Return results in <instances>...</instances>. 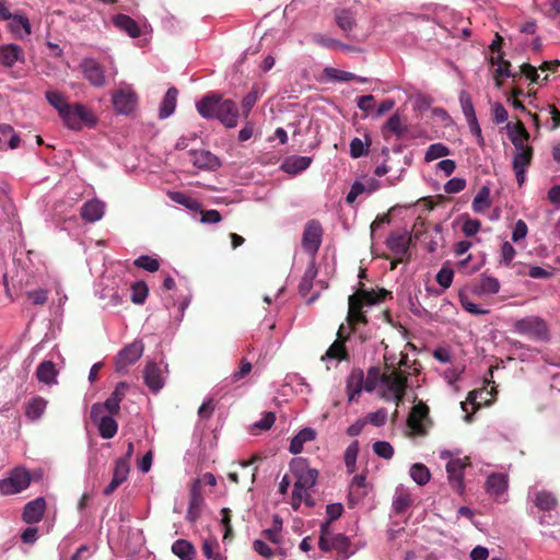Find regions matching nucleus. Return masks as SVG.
<instances>
[{
    "label": "nucleus",
    "mask_w": 560,
    "mask_h": 560,
    "mask_svg": "<svg viewBox=\"0 0 560 560\" xmlns=\"http://www.w3.org/2000/svg\"><path fill=\"white\" fill-rule=\"evenodd\" d=\"M387 130H389L397 137H401L405 133L406 128L402 127V124H401V120H400V117L398 114H394L388 118V120L386 121V124L383 127V133L385 135Z\"/></svg>",
    "instance_id": "nucleus-49"
},
{
    "label": "nucleus",
    "mask_w": 560,
    "mask_h": 560,
    "mask_svg": "<svg viewBox=\"0 0 560 560\" xmlns=\"http://www.w3.org/2000/svg\"><path fill=\"white\" fill-rule=\"evenodd\" d=\"M529 132L521 120H517L513 130L509 132V138L516 151H522V149L528 147L525 142L529 140Z\"/></svg>",
    "instance_id": "nucleus-27"
},
{
    "label": "nucleus",
    "mask_w": 560,
    "mask_h": 560,
    "mask_svg": "<svg viewBox=\"0 0 560 560\" xmlns=\"http://www.w3.org/2000/svg\"><path fill=\"white\" fill-rule=\"evenodd\" d=\"M135 266L142 268L149 272H155L160 268V261L156 258H152L148 255H142L135 260Z\"/></svg>",
    "instance_id": "nucleus-51"
},
{
    "label": "nucleus",
    "mask_w": 560,
    "mask_h": 560,
    "mask_svg": "<svg viewBox=\"0 0 560 560\" xmlns=\"http://www.w3.org/2000/svg\"><path fill=\"white\" fill-rule=\"evenodd\" d=\"M534 149L526 147L522 151H516L513 158V170H526L529 167L533 161Z\"/></svg>",
    "instance_id": "nucleus-37"
},
{
    "label": "nucleus",
    "mask_w": 560,
    "mask_h": 560,
    "mask_svg": "<svg viewBox=\"0 0 560 560\" xmlns=\"http://www.w3.org/2000/svg\"><path fill=\"white\" fill-rule=\"evenodd\" d=\"M384 372L378 366H371L368 370L366 378H364V390L373 392L378 384L383 383Z\"/></svg>",
    "instance_id": "nucleus-38"
},
{
    "label": "nucleus",
    "mask_w": 560,
    "mask_h": 560,
    "mask_svg": "<svg viewBox=\"0 0 560 560\" xmlns=\"http://www.w3.org/2000/svg\"><path fill=\"white\" fill-rule=\"evenodd\" d=\"M177 95L178 91L176 88L172 86L167 90L164 100L160 106V118H167L174 113L176 108Z\"/></svg>",
    "instance_id": "nucleus-33"
},
{
    "label": "nucleus",
    "mask_w": 560,
    "mask_h": 560,
    "mask_svg": "<svg viewBox=\"0 0 560 560\" xmlns=\"http://www.w3.org/2000/svg\"><path fill=\"white\" fill-rule=\"evenodd\" d=\"M323 73L330 81L348 82L357 79V74L332 67H326Z\"/></svg>",
    "instance_id": "nucleus-44"
},
{
    "label": "nucleus",
    "mask_w": 560,
    "mask_h": 560,
    "mask_svg": "<svg viewBox=\"0 0 560 560\" xmlns=\"http://www.w3.org/2000/svg\"><path fill=\"white\" fill-rule=\"evenodd\" d=\"M9 27L11 32L19 38L31 34V23L27 16L23 14H11Z\"/></svg>",
    "instance_id": "nucleus-31"
},
{
    "label": "nucleus",
    "mask_w": 560,
    "mask_h": 560,
    "mask_svg": "<svg viewBox=\"0 0 560 560\" xmlns=\"http://www.w3.org/2000/svg\"><path fill=\"white\" fill-rule=\"evenodd\" d=\"M387 299H393L392 292L386 289H364L361 283L358 290L348 299V314L347 324L349 331L345 332V325L341 324L337 331V339L327 349L322 360L335 359L338 361H346L349 359L346 342L349 340L351 334H354L359 325H366L369 323L364 307L380 304Z\"/></svg>",
    "instance_id": "nucleus-1"
},
{
    "label": "nucleus",
    "mask_w": 560,
    "mask_h": 560,
    "mask_svg": "<svg viewBox=\"0 0 560 560\" xmlns=\"http://www.w3.org/2000/svg\"><path fill=\"white\" fill-rule=\"evenodd\" d=\"M317 275L314 261L306 268L304 276L299 284L300 292L306 294L313 287V280Z\"/></svg>",
    "instance_id": "nucleus-46"
},
{
    "label": "nucleus",
    "mask_w": 560,
    "mask_h": 560,
    "mask_svg": "<svg viewBox=\"0 0 560 560\" xmlns=\"http://www.w3.org/2000/svg\"><path fill=\"white\" fill-rule=\"evenodd\" d=\"M425 422H429V407L423 402H418L411 408L407 419V425L415 435H427Z\"/></svg>",
    "instance_id": "nucleus-10"
},
{
    "label": "nucleus",
    "mask_w": 560,
    "mask_h": 560,
    "mask_svg": "<svg viewBox=\"0 0 560 560\" xmlns=\"http://www.w3.org/2000/svg\"><path fill=\"white\" fill-rule=\"evenodd\" d=\"M114 25L120 31L126 32L130 37L136 38L141 34L138 23L129 15L119 13L113 18Z\"/></svg>",
    "instance_id": "nucleus-24"
},
{
    "label": "nucleus",
    "mask_w": 560,
    "mask_h": 560,
    "mask_svg": "<svg viewBox=\"0 0 560 560\" xmlns=\"http://www.w3.org/2000/svg\"><path fill=\"white\" fill-rule=\"evenodd\" d=\"M515 330L535 339H546L548 336V327L546 322L537 316H529L518 319L514 324Z\"/></svg>",
    "instance_id": "nucleus-9"
},
{
    "label": "nucleus",
    "mask_w": 560,
    "mask_h": 560,
    "mask_svg": "<svg viewBox=\"0 0 560 560\" xmlns=\"http://www.w3.org/2000/svg\"><path fill=\"white\" fill-rule=\"evenodd\" d=\"M487 492L500 497L508 489V477L503 474H491L486 481Z\"/></svg>",
    "instance_id": "nucleus-29"
},
{
    "label": "nucleus",
    "mask_w": 560,
    "mask_h": 560,
    "mask_svg": "<svg viewBox=\"0 0 560 560\" xmlns=\"http://www.w3.org/2000/svg\"><path fill=\"white\" fill-rule=\"evenodd\" d=\"M374 453L385 459H390L394 456V448L390 443L386 441H377L373 444Z\"/></svg>",
    "instance_id": "nucleus-54"
},
{
    "label": "nucleus",
    "mask_w": 560,
    "mask_h": 560,
    "mask_svg": "<svg viewBox=\"0 0 560 560\" xmlns=\"http://www.w3.org/2000/svg\"><path fill=\"white\" fill-rule=\"evenodd\" d=\"M202 504L203 498L199 490V480H197L190 491L189 505L186 514V518L189 522L195 523L199 518Z\"/></svg>",
    "instance_id": "nucleus-23"
},
{
    "label": "nucleus",
    "mask_w": 560,
    "mask_h": 560,
    "mask_svg": "<svg viewBox=\"0 0 560 560\" xmlns=\"http://www.w3.org/2000/svg\"><path fill=\"white\" fill-rule=\"evenodd\" d=\"M454 271L451 268L443 267L438 272L436 282L443 288L447 289L453 282Z\"/></svg>",
    "instance_id": "nucleus-57"
},
{
    "label": "nucleus",
    "mask_w": 560,
    "mask_h": 560,
    "mask_svg": "<svg viewBox=\"0 0 560 560\" xmlns=\"http://www.w3.org/2000/svg\"><path fill=\"white\" fill-rule=\"evenodd\" d=\"M48 401L40 397L35 396L25 404V416L31 421L38 420L45 412Z\"/></svg>",
    "instance_id": "nucleus-26"
},
{
    "label": "nucleus",
    "mask_w": 560,
    "mask_h": 560,
    "mask_svg": "<svg viewBox=\"0 0 560 560\" xmlns=\"http://www.w3.org/2000/svg\"><path fill=\"white\" fill-rule=\"evenodd\" d=\"M112 101L117 113L128 115L136 108L138 96L131 88L126 86L114 92Z\"/></svg>",
    "instance_id": "nucleus-11"
},
{
    "label": "nucleus",
    "mask_w": 560,
    "mask_h": 560,
    "mask_svg": "<svg viewBox=\"0 0 560 560\" xmlns=\"http://www.w3.org/2000/svg\"><path fill=\"white\" fill-rule=\"evenodd\" d=\"M105 212L104 202L93 199L84 202L80 210L81 218L90 223L101 220Z\"/></svg>",
    "instance_id": "nucleus-20"
},
{
    "label": "nucleus",
    "mask_w": 560,
    "mask_h": 560,
    "mask_svg": "<svg viewBox=\"0 0 560 560\" xmlns=\"http://www.w3.org/2000/svg\"><path fill=\"white\" fill-rule=\"evenodd\" d=\"M189 155L194 166L200 170L215 171L221 166L219 158L208 150H192Z\"/></svg>",
    "instance_id": "nucleus-16"
},
{
    "label": "nucleus",
    "mask_w": 560,
    "mask_h": 560,
    "mask_svg": "<svg viewBox=\"0 0 560 560\" xmlns=\"http://www.w3.org/2000/svg\"><path fill=\"white\" fill-rule=\"evenodd\" d=\"M16 61H24L23 49L16 44L0 46V62L7 68L14 66Z\"/></svg>",
    "instance_id": "nucleus-22"
},
{
    "label": "nucleus",
    "mask_w": 560,
    "mask_h": 560,
    "mask_svg": "<svg viewBox=\"0 0 560 560\" xmlns=\"http://www.w3.org/2000/svg\"><path fill=\"white\" fill-rule=\"evenodd\" d=\"M131 290H132L131 301L135 304H143L148 296V293H149L147 283L143 281L135 282L131 285Z\"/></svg>",
    "instance_id": "nucleus-48"
},
{
    "label": "nucleus",
    "mask_w": 560,
    "mask_h": 560,
    "mask_svg": "<svg viewBox=\"0 0 560 560\" xmlns=\"http://www.w3.org/2000/svg\"><path fill=\"white\" fill-rule=\"evenodd\" d=\"M495 54H497L495 56H492L490 58V63L491 65H498V68L494 71L495 85L498 88L501 86V79L502 78H512L513 81L518 80L520 79V74L511 72V70H510L511 63H510V61L504 60L503 52H495Z\"/></svg>",
    "instance_id": "nucleus-19"
},
{
    "label": "nucleus",
    "mask_w": 560,
    "mask_h": 560,
    "mask_svg": "<svg viewBox=\"0 0 560 560\" xmlns=\"http://www.w3.org/2000/svg\"><path fill=\"white\" fill-rule=\"evenodd\" d=\"M460 304L466 312L474 315H486L489 314L490 312L489 310L481 308L480 306L472 303L471 301L468 300V298L464 295H460Z\"/></svg>",
    "instance_id": "nucleus-58"
},
{
    "label": "nucleus",
    "mask_w": 560,
    "mask_h": 560,
    "mask_svg": "<svg viewBox=\"0 0 560 560\" xmlns=\"http://www.w3.org/2000/svg\"><path fill=\"white\" fill-rule=\"evenodd\" d=\"M466 187V180L464 178L454 177L444 185V191L446 194H457L464 190Z\"/></svg>",
    "instance_id": "nucleus-59"
},
{
    "label": "nucleus",
    "mask_w": 560,
    "mask_h": 560,
    "mask_svg": "<svg viewBox=\"0 0 560 560\" xmlns=\"http://www.w3.org/2000/svg\"><path fill=\"white\" fill-rule=\"evenodd\" d=\"M100 435L103 439H112L116 435L118 431V424L116 420L108 416L107 418H102L97 423Z\"/></svg>",
    "instance_id": "nucleus-41"
},
{
    "label": "nucleus",
    "mask_w": 560,
    "mask_h": 560,
    "mask_svg": "<svg viewBox=\"0 0 560 560\" xmlns=\"http://www.w3.org/2000/svg\"><path fill=\"white\" fill-rule=\"evenodd\" d=\"M448 154H450V149L446 145H444L443 143H433L428 148V150L425 152L424 160L427 162H431L436 159L446 156Z\"/></svg>",
    "instance_id": "nucleus-50"
},
{
    "label": "nucleus",
    "mask_w": 560,
    "mask_h": 560,
    "mask_svg": "<svg viewBox=\"0 0 560 560\" xmlns=\"http://www.w3.org/2000/svg\"><path fill=\"white\" fill-rule=\"evenodd\" d=\"M469 465L470 463L468 457L451 459L446 465L448 480L453 489H455L460 494L465 490L464 470Z\"/></svg>",
    "instance_id": "nucleus-12"
},
{
    "label": "nucleus",
    "mask_w": 560,
    "mask_h": 560,
    "mask_svg": "<svg viewBox=\"0 0 560 560\" xmlns=\"http://www.w3.org/2000/svg\"><path fill=\"white\" fill-rule=\"evenodd\" d=\"M80 68L84 78L95 88H103L106 83L104 68L93 58H84Z\"/></svg>",
    "instance_id": "nucleus-13"
},
{
    "label": "nucleus",
    "mask_w": 560,
    "mask_h": 560,
    "mask_svg": "<svg viewBox=\"0 0 560 560\" xmlns=\"http://www.w3.org/2000/svg\"><path fill=\"white\" fill-rule=\"evenodd\" d=\"M331 550L345 552L349 548V539L342 534H337L330 537Z\"/></svg>",
    "instance_id": "nucleus-61"
},
{
    "label": "nucleus",
    "mask_w": 560,
    "mask_h": 560,
    "mask_svg": "<svg viewBox=\"0 0 560 560\" xmlns=\"http://www.w3.org/2000/svg\"><path fill=\"white\" fill-rule=\"evenodd\" d=\"M348 401L352 402L364 389V372L360 368H353L347 377Z\"/></svg>",
    "instance_id": "nucleus-18"
},
{
    "label": "nucleus",
    "mask_w": 560,
    "mask_h": 560,
    "mask_svg": "<svg viewBox=\"0 0 560 560\" xmlns=\"http://www.w3.org/2000/svg\"><path fill=\"white\" fill-rule=\"evenodd\" d=\"M168 197L175 203L182 205L190 210H197L200 207L196 199L182 191H171L168 192Z\"/></svg>",
    "instance_id": "nucleus-43"
},
{
    "label": "nucleus",
    "mask_w": 560,
    "mask_h": 560,
    "mask_svg": "<svg viewBox=\"0 0 560 560\" xmlns=\"http://www.w3.org/2000/svg\"><path fill=\"white\" fill-rule=\"evenodd\" d=\"M535 505L541 511H550L556 508L557 499L548 491H538L535 497Z\"/></svg>",
    "instance_id": "nucleus-40"
},
{
    "label": "nucleus",
    "mask_w": 560,
    "mask_h": 560,
    "mask_svg": "<svg viewBox=\"0 0 560 560\" xmlns=\"http://www.w3.org/2000/svg\"><path fill=\"white\" fill-rule=\"evenodd\" d=\"M26 295L34 305H44L48 300V292L43 289L30 291Z\"/></svg>",
    "instance_id": "nucleus-64"
},
{
    "label": "nucleus",
    "mask_w": 560,
    "mask_h": 560,
    "mask_svg": "<svg viewBox=\"0 0 560 560\" xmlns=\"http://www.w3.org/2000/svg\"><path fill=\"white\" fill-rule=\"evenodd\" d=\"M312 163L310 156H290L284 160L281 168L288 174H298L305 171Z\"/></svg>",
    "instance_id": "nucleus-30"
},
{
    "label": "nucleus",
    "mask_w": 560,
    "mask_h": 560,
    "mask_svg": "<svg viewBox=\"0 0 560 560\" xmlns=\"http://www.w3.org/2000/svg\"><path fill=\"white\" fill-rule=\"evenodd\" d=\"M215 548H219V544L215 539H205L203 542H202V552H203V556L208 559H212V560H222L223 557L221 553H215L214 552V549Z\"/></svg>",
    "instance_id": "nucleus-52"
},
{
    "label": "nucleus",
    "mask_w": 560,
    "mask_h": 560,
    "mask_svg": "<svg viewBox=\"0 0 560 560\" xmlns=\"http://www.w3.org/2000/svg\"><path fill=\"white\" fill-rule=\"evenodd\" d=\"M281 529H282V520L279 515H275L272 518V526L262 532V535L269 541L273 544L280 542L281 538Z\"/></svg>",
    "instance_id": "nucleus-45"
},
{
    "label": "nucleus",
    "mask_w": 560,
    "mask_h": 560,
    "mask_svg": "<svg viewBox=\"0 0 560 560\" xmlns=\"http://www.w3.org/2000/svg\"><path fill=\"white\" fill-rule=\"evenodd\" d=\"M420 234L421 232L419 230H416L412 236L408 235L407 233H390V235L387 238V246L390 249V252L398 257L395 261L392 262V270L396 268L397 264L404 261V257L408 254L411 238L413 237L416 240H419Z\"/></svg>",
    "instance_id": "nucleus-7"
},
{
    "label": "nucleus",
    "mask_w": 560,
    "mask_h": 560,
    "mask_svg": "<svg viewBox=\"0 0 560 560\" xmlns=\"http://www.w3.org/2000/svg\"><path fill=\"white\" fill-rule=\"evenodd\" d=\"M198 113L205 118H217L226 128H234L238 121V108L234 101L209 94L197 103Z\"/></svg>",
    "instance_id": "nucleus-3"
},
{
    "label": "nucleus",
    "mask_w": 560,
    "mask_h": 560,
    "mask_svg": "<svg viewBox=\"0 0 560 560\" xmlns=\"http://www.w3.org/2000/svg\"><path fill=\"white\" fill-rule=\"evenodd\" d=\"M315 439V431L311 428H305L301 430L290 443L289 451L292 454H299L303 450V445L305 442L312 441Z\"/></svg>",
    "instance_id": "nucleus-34"
},
{
    "label": "nucleus",
    "mask_w": 560,
    "mask_h": 560,
    "mask_svg": "<svg viewBox=\"0 0 560 560\" xmlns=\"http://www.w3.org/2000/svg\"><path fill=\"white\" fill-rule=\"evenodd\" d=\"M407 354H405L399 361V366L406 365ZM386 370L383 376V385L385 386V392L382 397L385 400H395L398 405L405 394L407 388V374L401 371L400 368H394L389 371V365L386 364Z\"/></svg>",
    "instance_id": "nucleus-4"
},
{
    "label": "nucleus",
    "mask_w": 560,
    "mask_h": 560,
    "mask_svg": "<svg viewBox=\"0 0 560 560\" xmlns=\"http://www.w3.org/2000/svg\"><path fill=\"white\" fill-rule=\"evenodd\" d=\"M410 476L413 481L420 486L427 485L431 478V474L428 467L420 463L413 464L411 466Z\"/></svg>",
    "instance_id": "nucleus-42"
},
{
    "label": "nucleus",
    "mask_w": 560,
    "mask_h": 560,
    "mask_svg": "<svg viewBox=\"0 0 560 560\" xmlns=\"http://www.w3.org/2000/svg\"><path fill=\"white\" fill-rule=\"evenodd\" d=\"M145 385L153 393H158L164 385L161 369L154 362H149L143 370Z\"/></svg>",
    "instance_id": "nucleus-21"
},
{
    "label": "nucleus",
    "mask_w": 560,
    "mask_h": 560,
    "mask_svg": "<svg viewBox=\"0 0 560 560\" xmlns=\"http://www.w3.org/2000/svg\"><path fill=\"white\" fill-rule=\"evenodd\" d=\"M370 141L365 144L361 139L353 138L350 142V155L353 159L361 158L368 153Z\"/></svg>",
    "instance_id": "nucleus-55"
},
{
    "label": "nucleus",
    "mask_w": 560,
    "mask_h": 560,
    "mask_svg": "<svg viewBox=\"0 0 560 560\" xmlns=\"http://www.w3.org/2000/svg\"><path fill=\"white\" fill-rule=\"evenodd\" d=\"M500 287L497 278L482 273L475 284L474 292L477 294H495L500 291Z\"/></svg>",
    "instance_id": "nucleus-28"
},
{
    "label": "nucleus",
    "mask_w": 560,
    "mask_h": 560,
    "mask_svg": "<svg viewBox=\"0 0 560 560\" xmlns=\"http://www.w3.org/2000/svg\"><path fill=\"white\" fill-rule=\"evenodd\" d=\"M459 102L463 109V113L467 119V121L476 119L477 116L475 114L474 104L471 97L468 92L462 91L459 94Z\"/></svg>",
    "instance_id": "nucleus-47"
},
{
    "label": "nucleus",
    "mask_w": 560,
    "mask_h": 560,
    "mask_svg": "<svg viewBox=\"0 0 560 560\" xmlns=\"http://www.w3.org/2000/svg\"><path fill=\"white\" fill-rule=\"evenodd\" d=\"M365 480V476L363 475H355L353 477L349 492L350 505H353L355 502H358L361 498H363L366 494Z\"/></svg>",
    "instance_id": "nucleus-35"
},
{
    "label": "nucleus",
    "mask_w": 560,
    "mask_h": 560,
    "mask_svg": "<svg viewBox=\"0 0 560 560\" xmlns=\"http://www.w3.org/2000/svg\"><path fill=\"white\" fill-rule=\"evenodd\" d=\"M334 19L337 26L347 37L357 27V11L352 8H337L334 10Z\"/></svg>",
    "instance_id": "nucleus-15"
},
{
    "label": "nucleus",
    "mask_w": 560,
    "mask_h": 560,
    "mask_svg": "<svg viewBox=\"0 0 560 560\" xmlns=\"http://www.w3.org/2000/svg\"><path fill=\"white\" fill-rule=\"evenodd\" d=\"M358 453H359V443H358V441H353L346 448V452H345V464L351 470L354 469Z\"/></svg>",
    "instance_id": "nucleus-56"
},
{
    "label": "nucleus",
    "mask_w": 560,
    "mask_h": 560,
    "mask_svg": "<svg viewBox=\"0 0 560 560\" xmlns=\"http://www.w3.org/2000/svg\"><path fill=\"white\" fill-rule=\"evenodd\" d=\"M172 552L180 560H194L196 548L186 539H177L172 545Z\"/></svg>",
    "instance_id": "nucleus-32"
},
{
    "label": "nucleus",
    "mask_w": 560,
    "mask_h": 560,
    "mask_svg": "<svg viewBox=\"0 0 560 560\" xmlns=\"http://www.w3.org/2000/svg\"><path fill=\"white\" fill-rule=\"evenodd\" d=\"M364 191H365V184H363L362 182L355 180L352 184L350 191L348 192V195L346 197L347 203L352 205L355 201V199L358 198V196H360Z\"/></svg>",
    "instance_id": "nucleus-63"
},
{
    "label": "nucleus",
    "mask_w": 560,
    "mask_h": 560,
    "mask_svg": "<svg viewBox=\"0 0 560 560\" xmlns=\"http://www.w3.org/2000/svg\"><path fill=\"white\" fill-rule=\"evenodd\" d=\"M257 101L258 93L256 91H250L247 95L244 96V98L242 100V108L245 118H247Z\"/></svg>",
    "instance_id": "nucleus-62"
},
{
    "label": "nucleus",
    "mask_w": 560,
    "mask_h": 560,
    "mask_svg": "<svg viewBox=\"0 0 560 560\" xmlns=\"http://www.w3.org/2000/svg\"><path fill=\"white\" fill-rule=\"evenodd\" d=\"M32 481L31 472L24 467H16L11 470L5 479L0 480V493L10 495L25 490Z\"/></svg>",
    "instance_id": "nucleus-6"
},
{
    "label": "nucleus",
    "mask_w": 560,
    "mask_h": 560,
    "mask_svg": "<svg viewBox=\"0 0 560 560\" xmlns=\"http://www.w3.org/2000/svg\"><path fill=\"white\" fill-rule=\"evenodd\" d=\"M290 471L295 477L294 488L307 491L313 488L318 477V470L310 467L305 458H293L290 463Z\"/></svg>",
    "instance_id": "nucleus-5"
},
{
    "label": "nucleus",
    "mask_w": 560,
    "mask_h": 560,
    "mask_svg": "<svg viewBox=\"0 0 560 560\" xmlns=\"http://www.w3.org/2000/svg\"><path fill=\"white\" fill-rule=\"evenodd\" d=\"M46 510V501L39 497L27 502L23 509L22 520L26 524H35L42 521Z\"/></svg>",
    "instance_id": "nucleus-17"
},
{
    "label": "nucleus",
    "mask_w": 560,
    "mask_h": 560,
    "mask_svg": "<svg viewBox=\"0 0 560 560\" xmlns=\"http://www.w3.org/2000/svg\"><path fill=\"white\" fill-rule=\"evenodd\" d=\"M130 471L129 463H126V459H117L115 462V467L113 471V477L125 482L128 478Z\"/></svg>",
    "instance_id": "nucleus-53"
},
{
    "label": "nucleus",
    "mask_w": 560,
    "mask_h": 560,
    "mask_svg": "<svg viewBox=\"0 0 560 560\" xmlns=\"http://www.w3.org/2000/svg\"><path fill=\"white\" fill-rule=\"evenodd\" d=\"M128 389V384L125 382H119L110 396L105 400V407L110 415L118 413L120 409V402L124 399L126 392Z\"/></svg>",
    "instance_id": "nucleus-25"
},
{
    "label": "nucleus",
    "mask_w": 560,
    "mask_h": 560,
    "mask_svg": "<svg viewBox=\"0 0 560 560\" xmlns=\"http://www.w3.org/2000/svg\"><path fill=\"white\" fill-rule=\"evenodd\" d=\"M143 353V343L140 341L132 342L120 350L116 360L117 371H121L127 366L136 363Z\"/></svg>",
    "instance_id": "nucleus-14"
},
{
    "label": "nucleus",
    "mask_w": 560,
    "mask_h": 560,
    "mask_svg": "<svg viewBox=\"0 0 560 560\" xmlns=\"http://www.w3.org/2000/svg\"><path fill=\"white\" fill-rule=\"evenodd\" d=\"M490 205V189L487 186H482L472 200V209L475 212H482L488 209Z\"/></svg>",
    "instance_id": "nucleus-39"
},
{
    "label": "nucleus",
    "mask_w": 560,
    "mask_h": 560,
    "mask_svg": "<svg viewBox=\"0 0 560 560\" xmlns=\"http://www.w3.org/2000/svg\"><path fill=\"white\" fill-rule=\"evenodd\" d=\"M343 508L340 503H331L326 506L327 522L324 525L329 527V524L338 520L342 514Z\"/></svg>",
    "instance_id": "nucleus-60"
},
{
    "label": "nucleus",
    "mask_w": 560,
    "mask_h": 560,
    "mask_svg": "<svg viewBox=\"0 0 560 560\" xmlns=\"http://www.w3.org/2000/svg\"><path fill=\"white\" fill-rule=\"evenodd\" d=\"M323 240V228L316 220L306 222L302 235V247L314 259Z\"/></svg>",
    "instance_id": "nucleus-8"
},
{
    "label": "nucleus",
    "mask_w": 560,
    "mask_h": 560,
    "mask_svg": "<svg viewBox=\"0 0 560 560\" xmlns=\"http://www.w3.org/2000/svg\"><path fill=\"white\" fill-rule=\"evenodd\" d=\"M36 376L42 383H56L57 370L55 364L51 361L42 362L36 370Z\"/></svg>",
    "instance_id": "nucleus-36"
},
{
    "label": "nucleus",
    "mask_w": 560,
    "mask_h": 560,
    "mask_svg": "<svg viewBox=\"0 0 560 560\" xmlns=\"http://www.w3.org/2000/svg\"><path fill=\"white\" fill-rule=\"evenodd\" d=\"M45 97L69 129L80 131L83 126L94 127L96 125V116L83 104H70L58 91H47Z\"/></svg>",
    "instance_id": "nucleus-2"
}]
</instances>
